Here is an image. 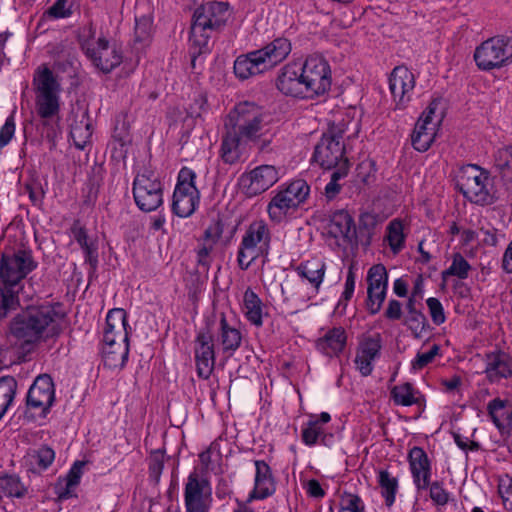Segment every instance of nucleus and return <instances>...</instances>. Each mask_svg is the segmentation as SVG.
Returning a JSON list of instances; mask_svg holds the SVG:
<instances>
[{"instance_id":"obj_35","label":"nucleus","mask_w":512,"mask_h":512,"mask_svg":"<svg viewBox=\"0 0 512 512\" xmlns=\"http://www.w3.org/2000/svg\"><path fill=\"white\" fill-rule=\"evenodd\" d=\"M241 144L245 143L232 129L227 131L221 144V157L225 163L233 164L239 159Z\"/></svg>"},{"instance_id":"obj_29","label":"nucleus","mask_w":512,"mask_h":512,"mask_svg":"<svg viewBox=\"0 0 512 512\" xmlns=\"http://www.w3.org/2000/svg\"><path fill=\"white\" fill-rule=\"evenodd\" d=\"M128 328L127 313L124 309L113 308L108 312L103 332L116 333L119 340H129Z\"/></svg>"},{"instance_id":"obj_19","label":"nucleus","mask_w":512,"mask_h":512,"mask_svg":"<svg viewBox=\"0 0 512 512\" xmlns=\"http://www.w3.org/2000/svg\"><path fill=\"white\" fill-rule=\"evenodd\" d=\"M195 361L198 376L209 378L214 369L215 354L213 335L208 326L201 329L196 337Z\"/></svg>"},{"instance_id":"obj_39","label":"nucleus","mask_w":512,"mask_h":512,"mask_svg":"<svg viewBox=\"0 0 512 512\" xmlns=\"http://www.w3.org/2000/svg\"><path fill=\"white\" fill-rule=\"evenodd\" d=\"M367 291H387L388 273L384 265H373L367 274Z\"/></svg>"},{"instance_id":"obj_53","label":"nucleus","mask_w":512,"mask_h":512,"mask_svg":"<svg viewBox=\"0 0 512 512\" xmlns=\"http://www.w3.org/2000/svg\"><path fill=\"white\" fill-rule=\"evenodd\" d=\"M386 292L381 290L367 291L366 307L371 314H376L381 310L382 304L386 298Z\"/></svg>"},{"instance_id":"obj_30","label":"nucleus","mask_w":512,"mask_h":512,"mask_svg":"<svg viewBox=\"0 0 512 512\" xmlns=\"http://www.w3.org/2000/svg\"><path fill=\"white\" fill-rule=\"evenodd\" d=\"M325 270V263L317 259L307 260L296 267L298 275L308 280L316 289L320 287L323 281Z\"/></svg>"},{"instance_id":"obj_15","label":"nucleus","mask_w":512,"mask_h":512,"mask_svg":"<svg viewBox=\"0 0 512 512\" xmlns=\"http://www.w3.org/2000/svg\"><path fill=\"white\" fill-rule=\"evenodd\" d=\"M184 500L187 512H209L211 487L208 480L197 472L191 473L185 486Z\"/></svg>"},{"instance_id":"obj_55","label":"nucleus","mask_w":512,"mask_h":512,"mask_svg":"<svg viewBox=\"0 0 512 512\" xmlns=\"http://www.w3.org/2000/svg\"><path fill=\"white\" fill-rule=\"evenodd\" d=\"M430 498L436 505L444 506L448 503L449 500V494L448 492L443 488V485L435 481L433 483H430Z\"/></svg>"},{"instance_id":"obj_7","label":"nucleus","mask_w":512,"mask_h":512,"mask_svg":"<svg viewBox=\"0 0 512 512\" xmlns=\"http://www.w3.org/2000/svg\"><path fill=\"white\" fill-rule=\"evenodd\" d=\"M345 133L344 123H332L326 132L323 133L313 153V160L324 169H337L343 162L349 166L345 157V145L343 135Z\"/></svg>"},{"instance_id":"obj_60","label":"nucleus","mask_w":512,"mask_h":512,"mask_svg":"<svg viewBox=\"0 0 512 512\" xmlns=\"http://www.w3.org/2000/svg\"><path fill=\"white\" fill-rule=\"evenodd\" d=\"M82 249L85 254V262L90 265L92 272H94L98 265V246L96 241H90Z\"/></svg>"},{"instance_id":"obj_45","label":"nucleus","mask_w":512,"mask_h":512,"mask_svg":"<svg viewBox=\"0 0 512 512\" xmlns=\"http://www.w3.org/2000/svg\"><path fill=\"white\" fill-rule=\"evenodd\" d=\"M387 240L394 253L399 252L404 246L403 225L399 220H392L387 227Z\"/></svg>"},{"instance_id":"obj_51","label":"nucleus","mask_w":512,"mask_h":512,"mask_svg":"<svg viewBox=\"0 0 512 512\" xmlns=\"http://www.w3.org/2000/svg\"><path fill=\"white\" fill-rule=\"evenodd\" d=\"M440 347L437 344H434L428 352L418 353L416 358L412 362V368L414 370H421L426 367L429 363H431L435 356L439 354Z\"/></svg>"},{"instance_id":"obj_36","label":"nucleus","mask_w":512,"mask_h":512,"mask_svg":"<svg viewBox=\"0 0 512 512\" xmlns=\"http://www.w3.org/2000/svg\"><path fill=\"white\" fill-rule=\"evenodd\" d=\"M377 482L381 489V495L385 499V504L390 507L395 501V495L398 490V479L388 470L378 471Z\"/></svg>"},{"instance_id":"obj_57","label":"nucleus","mask_w":512,"mask_h":512,"mask_svg":"<svg viewBox=\"0 0 512 512\" xmlns=\"http://www.w3.org/2000/svg\"><path fill=\"white\" fill-rule=\"evenodd\" d=\"M355 280V273L353 271V268L350 267L345 281V288L338 302V306L345 307L347 305V302L352 298L355 289Z\"/></svg>"},{"instance_id":"obj_2","label":"nucleus","mask_w":512,"mask_h":512,"mask_svg":"<svg viewBox=\"0 0 512 512\" xmlns=\"http://www.w3.org/2000/svg\"><path fill=\"white\" fill-rule=\"evenodd\" d=\"M64 314L51 304L29 306L10 323V332L26 344L38 342L44 334L56 337L61 333Z\"/></svg>"},{"instance_id":"obj_62","label":"nucleus","mask_w":512,"mask_h":512,"mask_svg":"<svg viewBox=\"0 0 512 512\" xmlns=\"http://www.w3.org/2000/svg\"><path fill=\"white\" fill-rule=\"evenodd\" d=\"M512 150L505 151L500 154L499 159L497 160L496 167L499 169L502 177H510V171L512 168Z\"/></svg>"},{"instance_id":"obj_37","label":"nucleus","mask_w":512,"mask_h":512,"mask_svg":"<svg viewBox=\"0 0 512 512\" xmlns=\"http://www.w3.org/2000/svg\"><path fill=\"white\" fill-rule=\"evenodd\" d=\"M17 390V382L11 376L0 378V419L6 413L14 400Z\"/></svg>"},{"instance_id":"obj_34","label":"nucleus","mask_w":512,"mask_h":512,"mask_svg":"<svg viewBox=\"0 0 512 512\" xmlns=\"http://www.w3.org/2000/svg\"><path fill=\"white\" fill-rule=\"evenodd\" d=\"M84 466H85L84 461H76L64 479L65 486L62 487L61 482H59L57 484V489H58L57 493H58L59 499H68V498L72 497L73 489L80 482V478L82 476Z\"/></svg>"},{"instance_id":"obj_5","label":"nucleus","mask_w":512,"mask_h":512,"mask_svg":"<svg viewBox=\"0 0 512 512\" xmlns=\"http://www.w3.org/2000/svg\"><path fill=\"white\" fill-rule=\"evenodd\" d=\"M262 108L252 102H242L229 113L231 129L244 143L257 142L268 132Z\"/></svg>"},{"instance_id":"obj_63","label":"nucleus","mask_w":512,"mask_h":512,"mask_svg":"<svg viewBox=\"0 0 512 512\" xmlns=\"http://www.w3.org/2000/svg\"><path fill=\"white\" fill-rule=\"evenodd\" d=\"M71 232L74 239L77 241L81 248H83L91 241L88 237L87 230L80 225L79 221H75L73 223L71 227Z\"/></svg>"},{"instance_id":"obj_9","label":"nucleus","mask_w":512,"mask_h":512,"mask_svg":"<svg viewBox=\"0 0 512 512\" xmlns=\"http://www.w3.org/2000/svg\"><path fill=\"white\" fill-rule=\"evenodd\" d=\"M36 87V109L41 118L48 119L59 111L60 84L57 77L46 66L39 67L34 75Z\"/></svg>"},{"instance_id":"obj_6","label":"nucleus","mask_w":512,"mask_h":512,"mask_svg":"<svg viewBox=\"0 0 512 512\" xmlns=\"http://www.w3.org/2000/svg\"><path fill=\"white\" fill-rule=\"evenodd\" d=\"M82 33L79 36L81 48L95 68L103 73H110L122 63L121 50L115 44H110L105 37H99L95 41V31L91 25L83 28Z\"/></svg>"},{"instance_id":"obj_59","label":"nucleus","mask_w":512,"mask_h":512,"mask_svg":"<svg viewBox=\"0 0 512 512\" xmlns=\"http://www.w3.org/2000/svg\"><path fill=\"white\" fill-rule=\"evenodd\" d=\"M15 133L14 115H10L5 124L0 129V150L5 147L12 139Z\"/></svg>"},{"instance_id":"obj_50","label":"nucleus","mask_w":512,"mask_h":512,"mask_svg":"<svg viewBox=\"0 0 512 512\" xmlns=\"http://www.w3.org/2000/svg\"><path fill=\"white\" fill-rule=\"evenodd\" d=\"M498 492L506 509L512 511V478L508 475L500 477Z\"/></svg>"},{"instance_id":"obj_40","label":"nucleus","mask_w":512,"mask_h":512,"mask_svg":"<svg viewBox=\"0 0 512 512\" xmlns=\"http://www.w3.org/2000/svg\"><path fill=\"white\" fill-rule=\"evenodd\" d=\"M508 402L499 398L493 399L488 404V412L493 423L501 430L504 428V421L510 420L512 412L507 406Z\"/></svg>"},{"instance_id":"obj_61","label":"nucleus","mask_w":512,"mask_h":512,"mask_svg":"<svg viewBox=\"0 0 512 512\" xmlns=\"http://www.w3.org/2000/svg\"><path fill=\"white\" fill-rule=\"evenodd\" d=\"M36 458L38 466L42 469H46L54 461L55 453L50 447L42 446L38 449Z\"/></svg>"},{"instance_id":"obj_8","label":"nucleus","mask_w":512,"mask_h":512,"mask_svg":"<svg viewBox=\"0 0 512 512\" xmlns=\"http://www.w3.org/2000/svg\"><path fill=\"white\" fill-rule=\"evenodd\" d=\"M271 234L263 220L253 221L245 231L239 247L237 262L242 270H247L260 255H267L270 249Z\"/></svg>"},{"instance_id":"obj_48","label":"nucleus","mask_w":512,"mask_h":512,"mask_svg":"<svg viewBox=\"0 0 512 512\" xmlns=\"http://www.w3.org/2000/svg\"><path fill=\"white\" fill-rule=\"evenodd\" d=\"M378 224V217L374 213L364 212L359 218L358 232L362 237H366V243H370L373 230Z\"/></svg>"},{"instance_id":"obj_31","label":"nucleus","mask_w":512,"mask_h":512,"mask_svg":"<svg viewBox=\"0 0 512 512\" xmlns=\"http://www.w3.org/2000/svg\"><path fill=\"white\" fill-rule=\"evenodd\" d=\"M281 192H278L269 202L267 212L271 221L280 223L284 221L291 211H295L298 207L290 201Z\"/></svg>"},{"instance_id":"obj_13","label":"nucleus","mask_w":512,"mask_h":512,"mask_svg":"<svg viewBox=\"0 0 512 512\" xmlns=\"http://www.w3.org/2000/svg\"><path fill=\"white\" fill-rule=\"evenodd\" d=\"M134 200L142 211L156 210L163 202L162 184L153 175H137L133 182Z\"/></svg>"},{"instance_id":"obj_16","label":"nucleus","mask_w":512,"mask_h":512,"mask_svg":"<svg viewBox=\"0 0 512 512\" xmlns=\"http://www.w3.org/2000/svg\"><path fill=\"white\" fill-rule=\"evenodd\" d=\"M54 401L55 387L52 377L48 374L37 376L27 393V407L33 410H40V414L45 416Z\"/></svg>"},{"instance_id":"obj_52","label":"nucleus","mask_w":512,"mask_h":512,"mask_svg":"<svg viewBox=\"0 0 512 512\" xmlns=\"http://www.w3.org/2000/svg\"><path fill=\"white\" fill-rule=\"evenodd\" d=\"M152 21L148 17L136 18L135 23V40L144 42L150 37Z\"/></svg>"},{"instance_id":"obj_24","label":"nucleus","mask_w":512,"mask_h":512,"mask_svg":"<svg viewBox=\"0 0 512 512\" xmlns=\"http://www.w3.org/2000/svg\"><path fill=\"white\" fill-rule=\"evenodd\" d=\"M485 362V372L490 381H498L512 374V358L503 351L487 354Z\"/></svg>"},{"instance_id":"obj_46","label":"nucleus","mask_w":512,"mask_h":512,"mask_svg":"<svg viewBox=\"0 0 512 512\" xmlns=\"http://www.w3.org/2000/svg\"><path fill=\"white\" fill-rule=\"evenodd\" d=\"M348 165L343 162L337 169L331 174L330 182L325 187V196L331 200L336 197L340 192L341 185L339 184L340 179L344 178L348 174Z\"/></svg>"},{"instance_id":"obj_56","label":"nucleus","mask_w":512,"mask_h":512,"mask_svg":"<svg viewBox=\"0 0 512 512\" xmlns=\"http://www.w3.org/2000/svg\"><path fill=\"white\" fill-rule=\"evenodd\" d=\"M380 348L381 344L379 339L368 338L361 344L358 353H360L362 357H368L369 359L374 360L378 355Z\"/></svg>"},{"instance_id":"obj_41","label":"nucleus","mask_w":512,"mask_h":512,"mask_svg":"<svg viewBox=\"0 0 512 512\" xmlns=\"http://www.w3.org/2000/svg\"><path fill=\"white\" fill-rule=\"evenodd\" d=\"M417 393L412 384L404 383L392 388L391 398L397 405L411 406L418 402Z\"/></svg>"},{"instance_id":"obj_11","label":"nucleus","mask_w":512,"mask_h":512,"mask_svg":"<svg viewBox=\"0 0 512 512\" xmlns=\"http://www.w3.org/2000/svg\"><path fill=\"white\" fill-rule=\"evenodd\" d=\"M302 80L307 89V98L326 93L331 87V71L327 61L318 55L306 58L300 64Z\"/></svg>"},{"instance_id":"obj_47","label":"nucleus","mask_w":512,"mask_h":512,"mask_svg":"<svg viewBox=\"0 0 512 512\" xmlns=\"http://www.w3.org/2000/svg\"><path fill=\"white\" fill-rule=\"evenodd\" d=\"M70 135L74 141L75 146L79 149H83L88 139L92 135L90 124L88 122L83 123L81 121L80 123L71 125Z\"/></svg>"},{"instance_id":"obj_32","label":"nucleus","mask_w":512,"mask_h":512,"mask_svg":"<svg viewBox=\"0 0 512 512\" xmlns=\"http://www.w3.org/2000/svg\"><path fill=\"white\" fill-rule=\"evenodd\" d=\"M244 313L249 322L260 327L263 324L262 301L258 295L248 288L243 296Z\"/></svg>"},{"instance_id":"obj_10","label":"nucleus","mask_w":512,"mask_h":512,"mask_svg":"<svg viewBox=\"0 0 512 512\" xmlns=\"http://www.w3.org/2000/svg\"><path fill=\"white\" fill-rule=\"evenodd\" d=\"M195 180L196 174L193 170L187 167L180 170L172 203V210L179 217H189L199 204L200 192L195 185Z\"/></svg>"},{"instance_id":"obj_21","label":"nucleus","mask_w":512,"mask_h":512,"mask_svg":"<svg viewBox=\"0 0 512 512\" xmlns=\"http://www.w3.org/2000/svg\"><path fill=\"white\" fill-rule=\"evenodd\" d=\"M413 481L418 490L430 485L431 465L426 452L421 447H413L408 454Z\"/></svg>"},{"instance_id":"obj_12","label":"nucleus","mask_w":512,"mask_h":512,"mask_svg":"<svg viewBox=\"0 0 512 512\" xmlns=\"http://www.w3.org/2000/svg\"><path fill=\"white\" fill-rule=\"evenodd\" d=\"M510 39L498 36L484 41L476 48L474 59L482 70H491L503 66L512 57Z\"/></svg>"},{"instance_id":"obj_26","label":"nucleus","mask_w":512,"mask_h":512,"mask_svg":"<svg viewBox=\"0 0 512 512\" xmlns=\"http://www.w3.org/2000/svg\"><path fill=\"white\" fill-rule=\"evenodd\" d=\"M102 358L105 367L121 369L129 355V340H119L115 344L102 345Z\"/></svg>"},{"instance_id":"obj_17","label":"nucleus","mask_w":512,"mask_h":512,"mask_svg":"<svg viewBox=\"0 0 512 512\" xmlns=\"http://www.w3.org/2000/svg\"><path fill=\"white\" fill-rule=\"evenodd\" d=\"M438 107L436 101H432L415 124L411 135L412 146L419 152L427 151L435 140L440 119L433 120V115Z\"/></svg>"},{"instance_id":"obj_22","label":"nucleus","mask_w":512,"mask_h":512,"mask_svg":"<svg viewBox=\"0 0 512 512\" xmlns=\"http://www.w3.org/2000/svg\"><path fill=\"white\" fill-rule=\"evenodd\" d=\"M233 69L236 77L241 80H246L270 70L258 50L238 56Z\"/></svg>"},{"instance_id":"obj_14","label":"nucleus","mask_w":512,"mask_h":512,"mask_svg":"<svg viewBox=\"0 0 512 512\" xmlns=\"http://www.w3.org/2000/svg\"><path fill=\"white\" fill-rule=\"evenodd\" d=\"M278 179L279 173L275 166L261 165L243 174L239 185L246 196L253 197L268 190Z\"/></svg>"},{"instance_id":"obj_4","label":"nucleus","mask_w":512,"mask_h":512,"mask_svg":"<svg viewBox=\"0 0 512 512\" xmlns=\"http://www.w3.org/2000/svg\"><path fill=\"white\" fill-rule=\"evenodd\" d=\"M231 13L225 2H207L195 9L190 29V42L208 46L211 32L220 31Z\"/></svg>"},{"instance_id":"obj_3","label":"nucleus","mask_w":512,"mask_h":512,"mask_svg":"<svg viewBox=\"0 0 512 512\" xmlns=\"http://www.w3.org/2000/svg\"><path fill=\"white\" fill-rule=\"evenodd\" d=\"M456 187L469 202L480 206H489L497 202L498 196L490 183L489 171L476 164H467L460 168Z\"/></svg>"},{"instance_id":"obj_28","label":"nucleus","mask_w":512,"mask_h":512,"mask_svg":"<svg viewBox=\"0 0 512 512\" xmlns=\"http://www.w3.org/2000/svg\"><path fill=\"white\" fill-rule=\"evenodd\" d=\"M329 233L334 237H343L350 240L354 238L357 231L350 214L343 210L335 212L330 219Z\"/></svg>"},{"instance_id":"obj_64","label":"nucleus","mask_w":512,"mask_h":512,"mask_svg":"<svg viewBox=\"0 0 512 512\" xmlns=\"http://www.w3.org/2000/svg\"><path fill=\"white\" fill-rule=\"evenodd\" d=\"M402 316V306L398 300L392 299L389 301L385 311V317L389 320H399Z\"/></svg>"},{"instance_id":"obj_49","label":"nucleus","mask_w":512,"mask_h":512,"mask_svg":"<svg viewBox=\"0 0 512 512\" xmlns=\"http://www.w3.org/2000/svg\"><path fill=\"white\" fill-rule=\"evenodd\" d=\"M322 431L319 421H309L302 430V441L307 446H313L318 443Z\"/></svg>"},{"instance_id":"obj_20","label":"nucleus","mask_w":512,"mask_h":512,"mask_svg":"<svg viewBox=\"0 0 512 512\" xmlns=\"http://www.w3.org/2000/svg\"><path fill=\"white\" fill-rule=\"evenodd\" d=\"M276 87L286 96L307 98L300 63L292 62L284 65L276 78Z\"/></svg>"},{"instance_id":"obj_43","label":"nucleus","mask_w":512,"mask_h":512,"mask_svg":"<svg viewBox=\"0 0 512 512\" xmlns=\"http://www.w3.org/2000/svg\"><path fill=\"white\" fill-rule=\"evenodd\" d=\"M403 323L410 329L413 336L417 339H421L429 329L428 320L421 311H418L415 314H407Z\"/></svg>"},{"instance_id":"obj_23","label":"nucleus","mask_w":512,"mask_h":512,"mask_svg":"<svg viewBox=\"0 0 512 512\" xmlns=\"http://www.w3.org/2000/svg\"><path fill=\"white\" fill-rule=\"evenodd\" d=\"M254 489L249 495L248 501L252 499H265L275 493V482L270 466L263 460L255 461Z\"/></svg>"},{"instance_id":"obj_38","label":"nucleus","mask_w":512,"mask_h":512,"mask_svg":"<svg viewBox=\"0 0 512 512\" xmlns=\"http://www.w3.org/2000/svg\"><path fill=\"white\" fill-rule=\"evenodd\" d=\"M0 488L8 497L23 498L27 494V487L16 474H5L0 477Z\"/></svg>"},{"instance_id":"obj_1","label":"nucleus","mask_w":512,"mask_h":512,"mask_svg":"<svg viewBox=\"0 0 512 512\" xmlns=\"http://www.w3.org/2000/svg\"><path fill=\"white\" fill-rule=\"evenodd\" d=\"M37 267L31 251L19 249L4 252L0 258V319L6 318L20 306L22 281Z\"/></svg>"},{"instance_id":"obj_58","label":"nucleus","mask_w":512,"mask_h":512,"mask_svg":"<svg viewBox=\"0 0 512 512\" xmlns=\"http://www.w3.org/2000/svg\"><path fill=\"white\" fill-rule=\"evenodd\" d=\"M47 14L56 19L69 17L72 14L71 5H68V0H56Z\"/></svg>"},{"instance_id":"obj_18","label":"nucleus","mask_w":512,"mask_h":512,"mask_svg":"<svg viewBox=\"0 0 512 512\" xmlns=\"http://www.w3.org/2000/svg\"><path fill=\"white\" fill-rule=\"evenodd\" d=\"M415 86L413 73L404 66L395 67L389 77V89L395 102V109H404L411 100Z\"/></svg>"},{"instance_id":"obj_25","label":"nucleus","mask_w":512,"mask_h":512,"mask_svg":"<svg viewBox=\"0 0 512 512\" xmlns=\"http://www.w3.org/2000/svg\"><path fill=\"white\" fill-rule=\"evenodd\" d=\"M257 50L271 70L288 57L291 52V43L287 38L279 37Z\"/></svg>"},{"instance_id":"obj_27","label":"nucleus","mask_w":512,"mask_h":512,"mask_svg":"<svg viewBox=\"0 0 512 512\" xmlns=\"http://www.w3.org/2000/svg\"><path fill=\"white\" fill-rule=\"evenodd\" d=\"M346 344V333L342 327L330 329L322 338L318 339L316 346L327 356L338 355Z\"/></svg>"},{"instance_id":"obj_33","label":"nucleus","mask_w":512,"mask_h":512,"mask_svg":"<svg viewBox=\"0 0 512 512\" xmlns=\"http://www.w3.org/2000/svg\"><path fill=\"white\" fill-rule=\"evenodd\" d=\"M220 341L224 352L236 351L242 341L241 332L229 326L224 314L221 315L220 319Z\"/></svg>"},{"instance_id":"obj_44","label":"nucleus","mask_w":512,"mask_h":512,"mask_svg":"<svg viewBox=\"0 0 512 512\" xmlns=\"http://www.w3.org/2000/svg\"><path fill=\"white\" fill-rule=\"evenodd\" d=\"M470 270L471 266L467 260L460 253H456L450 267L442 272V278L446 280L448 276H456L460 279H466Z\"/></svg>"},{"instance_id":"obj_54","label":"nucleus","mask_w":512,"mask_h":512,"mask_svg":"<svg viewBox=\"0 0 512 512\" xmlns=\"http://www.w3.org/2000/svg\"><path fill=\"white\" fill-rule=\"evenodd\" d=\"M426 303L429 309L431 319L434 322V324L440 325L444 323L446 318L441 302L437 298L430 297L427 299Z\"/></svg>"},{"instance_id":"obj_42","label":"nucleus","mask_w":512,"mask_h":512,"mask_svg":"<svg viewBox=\"0 0 512 512\" xmlns=\"http://www.w3.org/2000/svg\"><path fill=\"white\" fill-rule=\"evenodd\" d=\"M290 201L299 207L309 195L310 187L303 179L292 181L284 190L280 191Z\"/></svg>"}]
</instances>
